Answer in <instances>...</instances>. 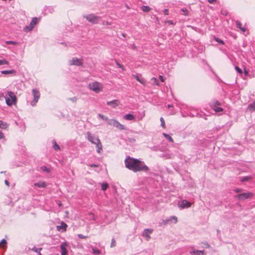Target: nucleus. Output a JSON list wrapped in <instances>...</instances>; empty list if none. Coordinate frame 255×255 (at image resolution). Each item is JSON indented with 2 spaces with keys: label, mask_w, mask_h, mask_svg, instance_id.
Wrapping results in <instances>:
<instances>
[{
  "label": "nucleus",
  "mask_w": 255,
  "mask_h": 255,
  "mask_svg": "<svg viewBox=\"0 0 255 255\" xmlns=\"http://www.w3.org/2000/svg\"><path fill=\"white\" fill-rule=\"evenodd\" d=\"M125 163L127 168L134 172L141 171L146 172L148 170V167L143 161L129 156L125 159Z\"/></svg>",
  "instance_id": "1"
},
{
  "label": "nucleus",
  "mask_w": 255,
  "mask_h": 255,
  "mask_svg": "<svg viewBox=\"0 0 255 255\" xmlns=\"http://www.w3.org/2000/svg\"><path fill=\"white\" fill-rule=\"evenodd\" d=\"M87 139L92 144H95L97 147V152L100 153L102 151V144L99 137L90 131L86 132Z\"/></svg>",
  "instance_id": "2"
},
{
  "label": "nucleus",
  "mask_w": 255,
  "mask_h": 255,
  "mask_svg": "<svg viewBox=\"0 0 255 255\" xmlns=\"http://www.w3.org/2000/svg\"><path fill=\"white\" fill-rule=\"evenodd\" d=\"M5 102L7 105L11 106L15 105L17 102V98L14 93L11 91L7 92V96L4 97Z\"/></svg>",
  "instance_id": "3"
},
{
  "label": "nucleus",
  "mask_w": 255,
  "mask_h": 255,
  "mask_svg": "<svg viewBox=\"0 0 255 255\" xmlns=\"http://www.w3.org/2000/svg\"><path fill=\"white\" fill-rule=\"evenodd\" d=\"M88 87L90 90L96 93H99L103 89L102 84L98 82L90 83L88 85Z\"/></svg>",
  "instance_id": "4"
},
{
  "label": "nucleus",
  "mask_w": 255,
  "mask_h": 255,
  "mask_svg": "<svg viewBox=\"0 0 255 255\" xmlns=\"http://www.w3.org/2000/svg\"><path fill=\"white\" fill-rule=\"evenodd\" d=\"M32 95L33 96V100L31 102V105L32 106H34L37 103L40 96V94L37 89H33L32 90Z\"/></svg>",
  "instance_id": "5"
},
{
  "label": "nucleus",
  "mask_w": 255,
  "mask_h": 255,
  "mask_svg": "<svg viewBox=\"0 0 255 255\" xmlns=\"http://www.w3.org/2000/svg\"><path fill=\"white\" fill-rule=\"evenodd\" d=\"M108 124L111 126H113L114 127L121 130H124L125 129V128L124 126V125H122L118 121L114 119H111L109 120Z\"/></svg>",
  "instance_id": "6"
},
{
  "label": "nucleus",
  "mask_w": 255,
  "mask_h": 255,
  "mask_svg": "<svg viewBox=\"0 0 255 255\" xmlns=\"http://www.w3.org/2000/svg\"><path fill=\"white\" fill-rule=\"evenodd\" d=\"M253 196V194L251 192L242 193L236 196L240 200H244L247 199L252 198Z\"/></svg>",
  "instance_id": "7"
},
{
  "label": "nucleus",
  "mask_w": 255,
  "mask_h": 255,
  "mask_svg": "<svg viewBox=\"0 0 255 255\" xmlns=\"http://www.w3.org/2000/svg\"><path fill=\"white\" fill-rule=\"evenodd\" d=\"M84 17L86 18L89 22H91L92 23H98L100 18L99 17H98L93 14H91L84 16Z\"/></svg>",
  "instance_id": "8"
},
{
  "label": "nucleus",
  "mask_w": 255,
  "mask_h": 255,
  "mask_svg": "<svg viewBox=\"0 0 255 255\" xmlns=\"http://www.w3.org/2000/svg\"><path fill=\"white\" fill-rule=\"evenodd\" d=\"M210 105L216 112H220L223 111V109L220 107V104L218 101H213L210 103Z\"/></svg>",
  "instance_id": "9"
},
{
  "label": "nucleus",
  "mask_w": 255,
  "mask_h": 255,
  "mask_svg": "<svg viewBox=\"0 0 255 255\" xmlns=\"http://www.w3.org/2000/svg\"><path fill=\"white\" fill-rule=\"evenodd\" d=\"M37 22V18L36 17H33L29 25L26 26L24 28V30L25 31H29L32 30L33 29V28H34V26L36 24Z\"/></svg>",
  "instance_id": "10"
},
{
  "label": "nucleus",
  "mask_w": 255,
  "mask_h": 255,
  "mask_svg": "<svg viewBox=\"0 0 255 255\" xmlns=\"http://www.w3.org/2000/svg\"><path fill=\"white\" fill-rule=\"evenodd\" d=\"M70 65L81 66L83 64L82 60L77 58H73L69 61Z\"/></svg>",
  "instance_id": "11"
},
{
  "label": "nucleus",
  "mask_w": 255,
  "mask_h": 255,
  "mask_svg": "<svg viewBox=\"0 0 255 255\" xmlns=\"http://www.w3.org/2000/svg\"><path fill=\"white\" fill-rule=\"evenodd\" d=\"M191 203L186 200L182 201L180 204H179V207L184 209L185 208H189L191 206Z\"/></svg>",
  "instance_id": "12"
},
{
  "label": "nucleus",
  "mask_w": 255,
  "mask_h": 255,
  "mask_svg": "<svg viewBox=\"0 0 255 255\" xmlns=\"http://www.w3.org/2000/svg\"><path fill=\"white\" fill-rule=\"evenodd\" d=\"M153 230L150 229H145L143 232L142 235L146 238V240L149 241L150 237V235L152 233Z\"/></svg>",
  "instance_id": "13"
},
{
  "label": "nucleus",
  "mask_w": 255,
  "mask_h": 255,
  "mask_svg": "<svg viewBox=\"0 0 255 255\" xmlns=\"http://www.w3.org/2000/svg\"><path fill=\"white\" fill-rule=\"evenodd\" d=\"M172 220H174V223L176 224L177 222V218L176 216H171L169 218L163 220V224L164 225H167L172 222Z\"/></svg>",
  "instance_id": "14"
},
{
  "label": "nucleus",
  "mask_w": 255,
  "mask_h": 255,
  "mask_svg": "<svg viewBox=\"0 0 255 255\" xmlns=\"http://www.w3.org/2000/svg\"><path fill=\"white\" fill-rule=\"evenodd\" d=\"M120 104L119 101L118 100H114L111 101H108L107 102V105L110 106L113 108H116Z\"/></svg>",
  "instance_id": "15"
},
{
  "label": "nucleus",
  "mask_w": 255,
  "mask_h": 255,
  "mask_svg": "<svg viewBox=\"0 0 255 255\" xmlns=\"http://www.w3.org/2000/svg\"><path fill=\"white\" fill-rule=\"evenodd\" d=\"M132 76L139 83L141 84L144 85L145 83V80L141 77V75H132Z\"/></svg>",
  "instance_id": "16"
},
{
  "label": "nucleus",
  "mask_w": 255,
  "mask_h": 255,
  "mask_svg": "<svg viewBox=\"0 0 255 255\" xmlns=\"http://www.w3.org/2000/svg\"><path fill=\"white\" fill-rule=\"evenodd\" d=\"M67 246V244L65 243H62L60 245V249L61 250V255H67V250L66 249Z\"/></svg>",
  "instance_id": "17"
},
{
  "label": "nucleus",
  "mask_w": 255,
  "mask_h": 255,
  "mask_svg": "<svg viewBox=\"0 0 255 255\" xmlns=\"http://www.w3.org/2000/svg\"><path fill=\"white\" fill-rule=\"evenodd\" d=\"M236 25L237 28H239L243 32L246 31L247 28L245 26H242V24L240 21H236Z\"/></svg>",
  "instance_id": "18"
},
{
  "label": "nucleus",
  "mask_w": 255,
  "mask_h": 255,
  "mask_svg": "<svg viewBox=\"0 0 255 255\" xmlns=\"http://www.w3.org/2000/svg\"><path fill=\"white\" fill-rule=\"evenodd\" d=\"M34 186L39 188H45L46 186V183L43 181H40L38 182L35 183Z\"/></svg>",
  "instance_id": "19"
},
{
  "label": "nucleus",
  "mask_w": 255,
  "mask_h": 255,
  "mask_svg": "<svg viewBox=\"0 0 255 255\" xmlns=\"http://www.w3.org/2000/svg\"><path fill=\"white\" fill-rule=\"evenodd\" d=\"M15 71L14 70H3L1 71V73L2 74H12L15 75Z\"/></svg>",
  "instance_id": "20"
},
{
  "label": "nucleus",
  "mask_w": 255,
  "mask_h": 255,
  "mask_svg": "<svg viewBox=\"0 0 255 255\" xmlns=\"http://www.w3.org/2000/svg\"><path fill=\"white\" fill-rule=\"evenodd\" d=\"M67 225L64 222H62L60 226H57V229L58 230H60L61 229H63V231H65L66 230V227Z\"/></svg>",
  "instance_id": "21"
},
{
  "label": "nucleus",
  "mask_w": 255,
  "mask_h": 255,
  "mask_svg": "<svg viewBox=\"0 0 255 255\" xmlns=\"http://www.w3.org/2000/svg\"><path fill=\"white\" fill-rule=\"evenodd\" d=\"M124 118L127 120L130 121L133 120L134 117L130 114H128L125 115L124 117Z\"/></svg>",
  "instance_id": "22"
},
{
  "label": "nucleus",
  "mask_w": 255,
  "mask_h": 255,
  "mask_svg": "<svg viewBox=\"0 0 255 255\" xmlns=\"http://www.w3.org/2000/svg\"><path fill=\"white\" fill-rule=\"evenodd\" d=\"M252 179V176H245L242 178L241 179V181L242 182H245L247 181H250Z\"/></svg>",
  "instance_id": "23"
},
{
  "label": "nucleus",
  "mask_w": 255,
  "mask_h": 255,
  "mask_svg": "<svg viewBox=\"0 0 255 255\" xmlns=\"http://www.w3.org/2000/svg\"><path fill=\"white\" fill-rule=\"evenodd\" d=\"M191 253H193L196 255H203L204 251L195 250L193 251Z\"/></svg>",
  "instance_id": "24"
},
{
  "label": "nucleus",
  "mask_w": 255,
  "mask_h": 255,
  "mask_svg": "<svg viewBox=\"0 0 255 255\" xmlns=\"http://www.w3.org/2000/svg\"><path fill=\"white\" fill-rule=\"evenodd\" d=\"M181 11L183 12L182 14L185 16L188 15L189 14V11L187 10L186 8H182L181 9Z\"/></svg>",
  "instance_id": "25"
},
{
  "label": "nucleus",
  "mask_w": 255,
  "mask_h": 255,
  "mask_svg": "<svg viewBox=\"0 0 255 255\" xmlns=\"http://www.w3.org/2000/svg\"><path fill=\"white\" fill-rule=\"evenodd\" d=\"M151 81L153 82V84L155 85H159V83L157 79L155 77H153L151 79Z\"/></svg>",
  "instance_id": "26"
},
{
  "label": "nucleus",
  "mask_w": 255,
  "mask_h": 255,
  "mask_svg": "<svg viewBox=\"0 0 255 255\" xmlns=\"http://www.w3.org/2000/svg\"><path fill=\"white\" fill-rule=\"evenodd\" d=\"M248 109L255 110V100L253 103L248 106Z\"/></svg>",
  "instance_id": "27"
},
{
  "label": "nucleus",
  "mask_w": 255,
  "mask_h": 255,
  "mask_svg": "<svg viewBox=\"0 0 255 255\" xmlns=\"http://www.w3.org/2000/svg\"><path fill=\"white\" fill-rule=\"evenodd\" d=\"M8 127V125L4 122H2L0 128L2 129H6Z\"/></svg>",
  "instance_id": "28"
},
{
  "label": "nucleus",
  "mask_w": 255,
  "mask_h": 255,
  "mask_svg": "<svg viewBox=\"0 0 255 255\" xmlns=\"http://www.w3.org/2000/svg\"><path fill=\"white\" fill-rule=\"evenodd\" d=\"M32 251H33L34 252L38 253L39 255H41V253H40V251L42 250V248H37L36 247H33L32 248Z\"/></svg>",
  "instance_id": "29"
},
{
  "label": "nucleus",
  "mask_w": 255,
  "mask_h": 255,
  "mask_svg": "<svg viewBox=\"0 0 255 255\" xmlns=\"http://www.w3.org/2000/svg\"><path fill=\"white\" fill-rule=\"evenodd\" d=\"M53 147L54 149L55 150H59V149H60V147H59V146L57 144L55 140H53Z\"/></svg>",
  "instance_id": "30"
},
{
  "label": "nucleus",
  "mask_w": 255,
  "mask_h": 255,
  "mask_svg": "<svg viewBox=\"0 0 255 255\" xmlns=\"http://www.w3.org/2000/svg\"><path fill=\"white\" fill-rule=\"evenodd\" d=\"M141 9L143 11L148 12L150 10V8L148 6L143 5L141 7Z\"/></svg>",
  "instance_id": "31"
},
{
  "label": "nucleus",
  "mask_w": 255,
  "mask_h": 255,
  "mask_svg": "<svg viewBox=\"0 0 255 255\" xmlns=\"http://www.w3.org/2000/svg\"><path fill=\"white\" fill-rule=\"evenodd\" d=\"M40 169L43 171H44V172H46L47 173H49L50 171V169L48 168H47L46 166H42L40 167Z\"/></svg>",
  "instance_id": "32"
},
{
  "label": "nucleus",
  "mask_w": 255,
  "mask_h": 255,
  "mask_svg": "<svg viewBox=\"0 0 255 255\" xmlns=\"http://www.w3.org/2000/svg\"><path fill=\"white\" fill-rule=\"evenodd\" d=\"M108 187V184L107 183H103L101 185L102 190L105 191Z\"/></svg>",
  "instance_id": "33"
},
{
  "label": "nucleus",
  "mask_w": 255,
  "mask_h": 255,
  "mask_svg": "<svg viewBox=\"0 0 255 255\" xmlns=\"http://www.w3.org/2000/svg\"><path fill=\"white\" fill-rule=\"evenodd\" d=\"M8 64H9V62L5 59H3L1 60H0V65H8Z\"/></svg>",
  "instance_id": "34"
},
{
  "label": "nucleus",
  "mask_w": 255,
  "mask_h": 255,
  "mask_svg": "<svg viewBox=\"0 0 255 255\" xmlns=\"http://www.w3.org/2000/svg\"><path fill=\"white\" fill-rule=\"evenodd\" d=\"M163 135H164V137H165L170 141H171V142H173V140L172 138L170 136H169L168 134H166L165 133H163Z\"/></svg>",
  "instance_id": "35"
},
{
  "label": "nucleus",
  "mask_w": 255,
  "mask_h": 255,
  "mask_svg": "<svg viewBox=\"0 0 255 255\" xmlns=\"http://www.w3.org/2000/svg\"><path fill=\"white\" fill-rule=\"evenodd\" d=\"M98 116L99 118H100L103 120H104V121L108 120V118L107 117L105 116L104 115H103L102 114H99Z\"/></svg>",
  "instance_id": "36"
},
{
  "label": "nucleus",
  "mask_w": 255,
  "mask_h": 255,
  "mask_svg": "<svg viewBox=\"0 0 255 255\" xmlns=\"http://www.w3.org/2000/svg\"><path fill=\"white\" fill-rule=\"evenodd\" d=\"M92 252L94 254L99 255L100 254V250L98 249H96L95 248H92Z\"/></svg>",
  "instance_id": "37"
},
{
  "label": "nucleus",
  "mask_w": 255,
  "mask_h": 255,
  "mask_svg": "<svg viewBox=\"0 0 255 255\" xmlns=\"http://www.w3.org/2000/svg\"><path fill=\"white\" fill-rule=\"evenodd\" d=\"M7 244V242L6 241V240L5 239H2L1 242H0V245L2 247H4V246H6Z\"/></svg>",
  "instance_id": "38"
},
{
  "label": "nucleus",
  "mask_w": 255,
  "mask_h": 255,
  "mask_svg": "<svg viewBox=\"0 0 255 255\" xmlns=\"http://www.w3.org/2000/svg\"><path fill=\"white\" fill-rule=\"evenodd\" d=\"M5 43L7 44H13V45H16L17 44V43L15 41H11V40H9V41H5Z\"/></svg>",
  "instance_id": "39"
},
{
  "label": "nucleus",
  "mask_w": 255,
  "mask_h": 255,
  "mask_svg": "<svg viewBox=\"0 0 255 255\" xmlns=\"http://www.w3.org/2000/svg\"><path fill=\"white\" fill-rule=\"evenodd\" d=\"M160 122H161V126L162 127H163V128H165V122H164V120L163 119V118H160Z\"/></svg>",
  "instance_id": "40"
},
{
  "label": "nucleus",
  "mask_w": 255,
  "mask_h": 255,
  "mask_svg": "<svg viewBox=\"0 0 255 255\" xmlns=\"http://www.w3.org/2000/svg\"><path fill=\"white\" fill-rule=\"evenodd\" d=\"M116 245V241L114 239H113L112 240V242H111V247L113 248V247H115Z\"/></svg>",
  "instance_id": "41"
},
{
  "label": "nucleus",
  "mask_w": 255,
  "mask_h": 255,
  "mask_svg": "<svg viewBox=\"0 0 255 255\" xmlns=\"http://www.w3.org/2000/svg\"><path fill=\"white\" fill-rule=\"evenodd\" d=\"M235 69H236V70L237 71V72H238L239 73H240V74L242 73V69L241 68H240L239 67L236 66Z\"/></svg>",
  "instance_id": "42"
},
{
  "label": "nucleus",
  "mask_w": 255,
  "mask_h": 255,
  "mask_svg": "<svg viewBox=\"0 0 255 255\" xmlns=\"http://www.w3.org/2000/svg\"><path fill=\"white\" fill-rule=\"evenodd\" d=\"M117 65L119 68H122L123 70H124V66L121 64H120L118 62H116Z\"/></svg>",
  "instance_id": "43"
},
{
  "label": "nucleus",
  "mask_w": 255,
  "mask_h": 255,
  "mask_svg": "<svg viewBox=\"0 0 255 255\" xmlns=\"http://www.w3.org/2000/svg\"><path fill=\"white\" fill-rule=\"evenodd\" d=\"M78 237L80 239H86L87 238V236H84L81 234H78Z\"/></svg>",
  "instance_id": "44"
},
{
  "label": "nucleus",
  "mask_w": 255,
  "mask_h": 255,
  "mask_svg": "<svg viewBox=\"0 0 255 255\" xmlns=\"http://www.w3.org/2000/svg\"><path fill=\"white\" fill-rule=\"evenodd\" d=\"M215 40L217 42H219L220 43H221V44H223L224 43L223 40H222L221 39H219V38H215Z\"/></svg>",
  "instance_id": "45"
},
{
  "label": "nucleus",
  "mask_w": 255,
  "mask_h": 255,
  "mask_svg": "<svg viewBox=\"0 0 255 255\" xmlns=\"http://www.w3.org/2000/svg\"><path fill=\"white\" fill-rule=\"evenodd\" d=\"M128 140L130 143H133L135 141V139L133 138H129Z\"/></svg>",
  "instance_id": "46"
},
{
  "label": "nucleus",
  "mask_w": 255,
  "mask_h": 255,
  "mask_svg": "<svg viewBox=\"0 0 255 255\" xmlns=\"http://www.w3.org/2000/svg\"><path fill=\"white\" fill-rule=\"evenodd\" d=\"M89 166L91 167H99V165L98 164H89Z\"/></svg>",
  "instance_id": "47"
},
{
  "label": "nucleus",
  "mask_w": 255,
  "mask_h": 255,
  "mask_svg": "<svg viewBox=\"0 0 255 255\" xmlns=\"http://www.w3.org/2000/svg\"><path fill=\"white\" fill-rule=\"evenodd\" d=\"M4 138V136L3 133L0 130V139Z\"/></svg>",
  "instance_id": "48"
},
{
  "label": "nucleus",
  "mask_w": 255,
  "mask_h": 255,
  "mask_svg": "<svg viewBox=\"0 0 255 255\" xmlns=\"http://www.w3.org/2000/svg\"><path fill=\"white\" fill-rule=\"evenodd\" d=\"M165 22L167 23H168L169 24H174L172 20H166L165 21Z\"/></svg>",
  "instance_id": "49"
},
{
  "label": "nucleus",
  "mask_w": 255,
  "mask_h": 255,
  "mask_svg": "<svg viewBox=\"0 0 255 255\" xmlns=\"http://www.w3.org/2000/svg\"><path fill=\"white\" fill-rule=\"evenodd\" d=\"M163 11L164 14L168 15L169 13H168L167 9H164Z\"/></svg>",
  "instance_id": "50"
},
{
  "label": "nucleus",
  "mask_w": 255,
  "mask_h": 255,
  "mask_svg": "<svg viewBox=\"0 0 255 255\" xmlns=\"http://www.w3.org/2000/svg\"><path fill=\"white\" fill-rule=\"evenodd\" d=\"M4 97V94L2 92H0V100H2V98Z\"/></svg>",
  "instance_id": "51"
},
{
  "label": "nucleus",
  "mask_w": 255,
  "mask_h": 255,
  "mask_svg": "<svg viewBox=\"0 0 255 255\" xmlns=\"http://www.w3.org/2000/svg\"><path fill=\"white\" fill-rule=\"evenodd\" d=\"M216 1H217V0H208V1L210 3H214L216 2Z\"/></svg>",
  "instance_id": "52"
},
{
  "label": "nucleus",
  "mask_w": 255,
  "mask_h": 255,
  "mask_svg": "<svg viewBox=\"0 0 255 255\" xmlns=\"http://www.w3.org/2000/svg\"><path fill=\"white\" fill-rule=\"evenodd\" d=\"M159 79L160 80V81L161 82H164V78H163V77L162 76L159 75Z\"/></svg>",
  "instance_id": "53"
},
{
  "label": "nucleus",
  "mask_w": 255,
  "mask_h": 255,
  "mask_svg": "<svg viewBox=\"0 0 255 255\" xmlns=\"http://www.w3.org/2000/svg\"><path fill=\"white\" fill-rule=\"evenodd\" d=\"M172 155L169 154V155L166 156V158H172Z\"/></svg>",
  "instance_id": "54"
},
{
  "label": "nucleus",
  "mask_w": 255,
  "mask_h": 255,
  "mask_svg": "<svg viewBox=\"0 0 255 255\" xmlns=\"http://www.w3.org/2000/svg\"><path fill=\"white\" fill-rule=\"evenodd\" d=\"M131 47L133 49H136V46L134 45V44H132L131 45Z\"/></svg>",
  "instance_id": "55"
},
{
  "label": "nucleus",
  "mask_w": 255,
  "mask_h": 255,
  "mask_svg": "<svg viewBox=\"0 0 255 255\" xmlns=\"http://www.w3.org/2000/svg\"><path fill=\"white\" fill-rule=\"evenodd\" d=\"M4 183H5V184L6 185H9V182H8L7 180H5L4 181Z\"/></svg>",
  "instance_id": "56"
},
{
  "label": "nucleus",
  "mask_w": 255,
  "mask_h": 255,
  "mask_svg": "<svg viewBox=\"0 0 255 255\" xmlns=\"http://www.w3.org/2000/svg\"><path fill=\"white\" fill-rule=\"evenodd\" d=\"M241 191V189H236V190H235V191L236 192H240Z\"/></svg>",
  "instance_id": "57"
},
{
  "label": "nucleus",
  "mask_w": 255,
  "mask_h": 255,
  "mask_svg": "<svg viewBox=\"0 0 255 255\" xmlns=\"http://www.w3.org/2000/svg\"><path fill=\"white\" fill-rule=\"evenodd\" d=\"M71 100H72V101H73V102H75V101H76V98H75V97H74V98H72V99H71Z\"/></svg>",
  "instance_id": "58"
},
{
  "label": "nucleus",
  "mask_w": 255,
  "mask_h": 255,
  "mask_svg": "<svg viewBox=\"0 0 255 255\" xmlns=\"http://www.w3.org/2000/svg\"><path fill=\"white\" fill-rule=\"evenodd\" d=\"M90 215H91V216H92V219H93V220H95V218H94V215H93L92 213H91L90 214Z\"/></svg>",
  "instance_id": "59"
},
{
  "label": "nucleus",
  "mask_w": 255,
  "mask_h": 255,
  "mask_svg": "<svg viewBox=\"0 0 255 255\" xmlns=\"http://www.w3.org/2000/svg\"><path fill=\"white\" fill-rule=\"evenodd\" d=\"M167 107H168V108H169L172 107L173 106L172 105H168Z\"/></svg>",
  "instance_id": "60"
},
{
  "label": "nucleus",
  "mask_w": 255,
  "mask_h": 255,
  "mask_svg": "<svg viewBox=\"0 0 255 255\" xmlns=\"http://www.w3.org/2000/svg\"><path fill=\"white\" fill-rule=\"evenodd\" d=\"M248 71L245 69V74L247 75L248 74Z\"/></svg>",
  "instance_id": "61"
},
{
  "label": "nucleus",
  "mask_w": 255,
  "mask_h": 255,
  "mask_svg": "<svg viewBox=\"0 0 255 255\" xmlns=\"http://www.w3.org/2000/svg\"><path fill=\"white\" fill-rule=\"evenodd\" d=\"M122 34H123V36H125V34L124 33H123Z\"/></svg>",
  "instance_id": "62"
}]
</instances>
